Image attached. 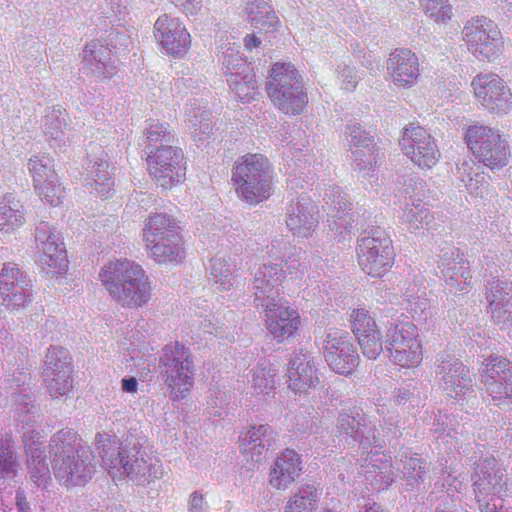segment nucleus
I'll return each instance as SVG.
<instances>
[{
    "label": "nucleus",
    "instance_id": "f257e3e1",
    "mask_svg": "<svg viewBox=\"0 0 512 512\" xmlns=\"http://www.w3.org/2000/svg\"><path fill=\"white\" fill-rule=\"evenodd\" d=\"M96 452L113 479L127 477L143 485L162 475L158 461L153 463L135 438L119 443L117 439L98 434Z\"/></svg>",
    "mask_w": 512,
    "mask_h": 512
},
{
    "label": "nucleus",
    "instance_id": "f03ea898",
    "mask_svg": "<svg viewBox=\"0 0 512 512\" xmlns=\"http://www.w3.org/2000/svg\"><path fill=\"white\" fill-rule=\"evenodd\" d=\"M99 277L112 299L122 307H143L151 298V281L141 265L132 260L109 262Z\"/></svg>",
    "mask_w": 512,
    "mask_h": 512
},
{
    "label": "nucleus",
    "instance_id": "7ed1b4c3",
    "mask_svg": "<svg viewBox=\"0 0 512 512\" xmlns=\"http://www.w3.org/2000/svg\"><path fill=\"white\" fill-rule=\"evenodd\" d=\"M273 171L262 154H246L232 168V181L237 195L253 205L268 199L272 191Z\"/></svg>",
    "mask_w": 512,
    "mask_h": 512
},
{
    "label": "nucleus",
    "instance_id": "20e7f679",
    "mask_svg": "<svg viewBox=\"0 0 512 512\" xmlns=\"http://www.w3.org/2000/svg\"><path fill=\"white\" fill-rule=\"evenodd\" d=\"M159 374L174 399H182L194 383V362L188 347L179 342L166 345L159 357Z\"/></svg>",
    "mask_w": 512,
    "mask_h": 512
},
{
    "label": "nucleus",
    "instance_id": "39448f33",
    "mask_svg": "<svg viewBox=\"0 0 512 512\" xmlns=\"http://www.w3.org/2000/svg\"><path fill=\"white\" fill-rule=\"evenodd\" d=\"M465 140L475 159L491 170H499L508 164L509 145L499 130L471 125L465 133Z\"/></svg>",
    "mask_w": 512,
    "mask_h": 512
},
{
    "label": "nucleus",
    "instance_id": "423d86ee",
    "mask_svg": "<svg viewBox=\"0 0 512 512\" xmlns=\"http://www.w3.org/2000/svg\"><path fill=\"white\" fill-rule=\"evenodd\" d=\"M358 263L372 277H382L392 267L394 251L389 235L380 227L365 231L357 243Z\"/></svg>",
    "mask_w": 512,
    "mask_h": 512
},
{
    "label": "nucleus",
    "instance_id": "0eeeda50",
    "mask_svg": "<svg viewBox=\"0 0 512 512\" xmlns=\"http://www.w3.org/2000/svg\"><path fill=\"white\" fill-rule=\"evenodd\" d=\"M462 38L468 51L480 61H494L503 49L501 31L494 21L484 16L467 21Z\"/></svg>",
    "mask_w": 512,
    "mask_h": 512
},
{
    "label": "nucleus",
    "instance_id": "6e6552de",
    "mask_svg": "<svg viewBox=\"0 0 512 512\" xmlns=\"http://www.w3.org/2000/svg\"><path fill=\"white\" fill-rule=\"evenodd\" d=\"M385 352L389 358L402 367L416 366L422 361L418 331L414 324L387 321Z\"/></svg>",
    "mask_w": 512,
    "mask_h": 512
},
{
    "label": "nucleus",
    "instance_id": "1a4fd4ad",
    "mask_svg": "<svg viewBox=\"0 0 512 512\" xmlns=\"http://www.w3.org/2000/svg\"><path fill=\"white\" fill-rule=\"evenodd\" d=\"M336 432L348 445L356 443L365 451L382 447L384 440L379 436L375 423L358 407L342 410L336 423Z\"/></svg>",
    "mask_w": 512,
    "mask_h": 512
},
{
    "label": "nucleus",
    "instance_id": "9d476101",
    "mask_svg": "<svg viewBox=\"0 0 512 512\" xmlns=\"http://www.w3.org/2000/svg\"><path fill=\"white\" fill-rule=\"evenodd\" d=\"M436 376L450 398L463 402L474 394L470 370L454 355L441 352L436 357Z\"/></svg>",
    "mask_w": 512,
    "mask_h": 512
},
{
    "label": "nucleus",
    "instance_id": "9b49d317",
    "mask_svg": "<svg viewBox=\"0 0 512 512\" xmlns=\"http://www.w3.org/2000/svg\"><path fill=\"white\" fill-rule=\"evenodd\" d=\"M147 162L149 174L163 189H168L185 179L184 155L180 148L164 145L149 152Z\"/></svg>",
    "mask_w": 512,
    "mask_h": 512
},
{
    "label": "nucleus",
    "instance_id": "f8f14e48",
    "mask_svg": "<svg viewBox=\"0 0 512 512\" xmlns=\"http://www.w3.org/2000/svg\"><path fill=\"white\" fill-rule=\"evenodd\" d=\"M219 53L229 87L242 101L248 100L257 85L252 69L240 55V47L235 43L223 44Z\"/></svg>",
    "mask_w": 512,
    "mask_h": 512
},
{
    "label": "nucleus",
    "instance_id": "ddd939ff",
    "mask_svg": "<svg viewBox=\"0 0 512 512\" xmlns=\"http://www.w3.org/2000/svg\"><path fill=\"white\" fill-rule=\"evenodd\" d=\"M471 86L476 99L490 113L503 116L512 111L511 89L498 75L479 74Z\"/></svg>",
    "mask_w": 512,
    "mask_h": 512
},
{
    "label": "nucleus",
    "instance_id": "4468645a",
    "mask_svg": "<svg viewBox=\"0 0 512 512\" xmlns=\"http://www.w3.org/2000/svg\"><path fill=\"white\" fill-rule=\"evenodd\" d=\"M399 144L403 153L421 169H431L441 157L435 139L419 125L406 126Z\"/></svg>",
    "mask_w": 512,
    "mask_h": 512
},
{
    "label": "nucleus",
    "instance_id": "2eb2a0df",
    "mask_svg": "<svg viewBox=\"0 0 512 512\" xmlns=\"http://www.w3.org/2000/svg\"><path fill=\"white\" fill-rule=\"evenodd\" d=\"M117 41L120 45H126L128 38L125 33L111 31L106 46L99 40L86 44L83 49V70L99 79L111 78L116 73V66L111 59V48H117Z\"/></svg>",
    "mask_w": 512,
    "mask_h": 512
},
{
    "label": "nucleus",
    "instance_id": "dca6fc26",
    "mask_svg": "<svg viewBox=\"0 0 512 512\" xmlns=\"http://www.w3.org/2000/svg\"><path fill=\"white\" fill-rule=\"evenodd\" d=\"M473 490L480 506L488 507L489 497H502L506 494L507 482L502 469L493 457H486L477 463L472 475Z\"/></svg>",
    "mask_w": 512,
    "mask_h": 512
},
{
    "label": "nucleus",
    "instance_id": "f3484780",
    "mask_svg": "<svg viewBox=\"0 0 512 512\" xmlns=\"http://www.w3.org/2000/svg\"><path fill=\"white\" fill-rule=\"evenodd\" d=\"M37 258L42 266L57 269L61 274L68 267L67 253L62 237L55 228L41 221L35 229Z\"/></svg>",
    "mask_w": 512,
    "mask_h": 512
},
{
    "label": "nucleus",
    "instance_id": "a211bd4d",
    "mask_svg": "<svg viewBox=\"0 0 512 512\" xmlns=\"http://www.w3.org/2000/svg\"><path fill=\"white\" fill-rule=\"evenodd\" d=\"M52 468L56 479L63 485H84L91 478L95 470L92 463V452L84 447L77 452L63 458H55Z\"/></svg>",
    "mask_w": 512,
    "mask_h": 512
},
{
    "label": "nucleus",
    "instance_id": "6ab92c4d",
    "mask_svg": "<svg viewBox=\"0 0 512 512\" xmlns=\"http://www.w3.org/2000/svg\"><path fill=\"white\" fill-rule=\"evenodd\" d=\"M71 373L68 351L62 347L51 346L46 354L44 381L52 397L66 395L72 389Z\"/></svg>",
    "mask_w": 512,
    "mask_h": 512
},
{
    "label": "nucleus",
    "instance_id": "aec40b11",
    "mask_svg": "<svg viewBox=\"0 0 512 512\" xmlns=\"http://www.w3.org/2000/svg\"><path fill=\"white\" fill-rule=\"evenodd\" d=\"M254 306L263 310L267 329L278 342L288 339L297 332L300 316L280 297L276 298V301H265Z\"/></svg>",
    "mask_w": 512,
    "mask_h": 512
},
{
    "label": "nucleus",
    "instance_id": "412c9836",
    "mask_svg": "<svg viewBox=\"0 0 512 512\" xmlns=\"http://www.w3.org/2000/svg\"><path fill=\"white\" fill-rule=\"evenodd\" d=\"M30 380L29 374L24 370L15 371L1 383V396L16 407L19 421L31 425L35 418L36 406L30 398V389L26 387Z\"/></svg>",
    "mask_w": 512,
    "mask_h": 512
},
{
    "label": "nucleus",
    "instance_id": "4be33fe9",
    "mask_svg": "<svg viewBox=\"0 0 512 512\" xmlns=\"http://www.w3.org/2000/svg\"><path fill=\"white\" fill-rule=\"evenodd\" d=\"M323 209L328 216V226L335 234L349 233L355 221L354 215L350 213L351 202L341 187L336 185L328 186L323 197Z\"/></svg>",
    "mask_w": 512,
    "mask_h": 512
},
{
    "label": "nucleus",
    "instance_id": "5701e85b",
    "mask_svg": "<svg viewBox=\"0 0 512 512\" xmlns=\"http://www.w3.org/2000/svg\"><path fill=\"white\" fill-rule=\"evenodd\" d=\"M154 30L156 40L168 54L181 56L187 52L190 34L178 18L161 15L154 24Z\"/></svg>",
    "mask_w": 512,
    "mask_h": 512
},
{
    "label": "nucleus",
    "instance_id": "b1692460",
    "mask_svg": "<svg viewBox=\"0 0 512 512\" xmlns=\"http://www.w3.org/2000/svg\"><path fill=\"white\" fill-rule=\"evenodd\" d=\"M26 455L28 476L37 487H46L51 481L49 464L45 454V446L39 432L27 430L22 436Z\"/></svg>",
    "mask_w": 512,
    "mask_h": 512
},
{
    "label": "nucleus",
    "instance_id": "393cba45",
    "mask_svg": "<svg viewBox=\"0 0 512 512\" xmlns=\"http://www.w3.org/2000/svg\"><path fill=\"white\" fill-rule=\"evenodd\" d=\"M386 69L393 84L401 88L414 86L420 76L418 57L407 48L393 50L387 59Z\"/></svg>",
    "mask_w": 512,
    "mask_h": 512
},
{
    "label": "nucleus",
    "instance_id": "a878e982",
    "mask_svg": "<svg viewBox=\"0 0 512 512\" xmlns=\"http://www.w3.org/2000/svg\"><path fill=\"white\" fill-rule=\"evenodd\" d=\"M289 388L302 393L319 383L315 358L306 350L294 352L288 367Z\"/></svg>",
    "mask_w": 512,
    "mask_h": 512
},
{
    "label": "nucleus",
    "instance_id": "bb28decb",
    "mask_svg": "<svg viewBox=\"0 0 512 512\" xmlns=\"http://www.w3.org/2000/svg\"><path fill=\"white\" fill-rule=\"evenodd\" d=\"M84 169V186L90 193L102 198L112 196L114 180L108 171L107 154L101 151L100 155L88 157Z\"/></svg>",
    "mask_w": 512,
    "mask_h": 512
},
{
    "label": "nucleus",
    "instance_id": "cd10ccee",
    "mask_svg": "<svg viewBox=\"0 0 512 512\" xmlns=\"http://www.w3.org/2000/svg\"><path fill=\"white\" fill-rule=\"evenodd\" d=\"M281 264H263L254 274V304L276 301L279 298V286L285 278Z\"/></svg>",
    "mask_w": 512,
    "mask_h": 512
},
{
    "label": "nucleus",
    "instance_id": "c85d7f7f",
    "mask_svg": "<svg viewBox=\"0 0 512 512\" xmlns=\"http://www.w3.org/2000/svg\"><path fill=\"white\" fill-rule=\"evenodd\" d=\"M317 206L304 197L291 204L287 212L286 224L295 236L307 238L318 225Z\"/></svg>",
    "mask_w": 512,
    "mask_h": 512
},
{
    "label": "nucleus",
    "instance_id": "c756f323",
    "mask_svg": "<svg viewBox=\"0 0 512 512\" xmlns=\"http://www.w3.org/2000/svg\"><path fill=\"white\" fill-rule=\"evenodd\" d=\"M301 455L292 449L283 451L274 461L270 472V485L278 490L287 489L300 476Z\"/></svg>",
    "mask_w": 512,
    "mask_h": 512
},
{
    "label": "nucleus",
    "instance_id": "7c9ffc66",
    "mask_svg": "<svg viewBox=\"0 0 512 512\" xmlns=\"http://www.w3.org/2000/svg\"><path fill=\"white\" fill-rule=\"evenodd\" d=\"M460 428V423L456 416L439 411L434 417L431 431L436 439H441L449 451H459L467 453L468 448L462 443L467 440L464 437V431ZM464 428V426H462Z\"/></svg>",
    "mask_w": 512,
    "mask_h": 512
},
{
    "label": "nucleus",
    "instance_id": "2f4dec72",
    "mask_svg": "<svg viewBox=\"0 0 512 512\" xmlns=\"http://www.w3.org/2000/svg\"><path fill=\"white\" fill-rule=\"evenodd\" d=\"M277 436L269 425L253 426L242 437L243 452L255 463L261 462L276 446Z\"/></svg>",
    "mask_w": 512,
    "mask_h": 512
},
{
    "label": "nucleus",
    "instance_id": "473e14b6",
    "mask_svg": "<svg viewBox=\"0 0 512 512\" xmlns=\"http://www.w3.org/2000/svg\"><path fill=\"white\" fill-rule=\"evenodd\" d=\"M144 245L148 255L159 264H178L185 258L179 233H171L169 237H161L154 242H144Z\"/></svg>",
    "mask_w": 512,
    "mask_h": 512
},
{
    "label": "nucleus",
    "instance_id": "72a5a7b5",
    "mask_svg": "<svg viewBox=\"0 0 512 512\" xmlns=\"http://www.w3.org/2000/svg\"><path fill=\"white\" fill-rule=\"evenodd\" d=\"M68 120V113L60 106L45 111L42 128L52 147L61 149L70 142Z\"/></svg>",
    "mask_w": 512,
    "mask_h": 512
},
{
    "label": "nucleus",
    "instance_id": "f704fd0d",
    "mask_svg": "<svg viewBox=\"0 0 512 512\" xmlns=\"http://www.w3.org/2000/svg\"><path fill=\"white\" fill-rule=\"evenodd\" d=\"M397 470L401 472L402 479L406 482L407 490H414L419 487L425 479L427 463L417 454L408 450H401L396 456Z\"/></svg>",
    "mask_w": 512,
    "mask_h": 512
},
{
    "label": "nucleus",
    "instance_id": "c9c22d12",
    "mask_svg": "<svg viewBox=\"0 0 512 512\" xmlns=\"http://www.w3.org/2000/svg\"><path fill=\"white\" fill-rule=\"evenodd\" d=\"M273 104L287 115H297L303 112L308 102L306 92L302 84L290 86L281 91H273L268 94Z\"/></svg>",
    "mask_w": 512,
    "mask_h": 512
},
{
    "label": "nucleus",
    "instance_id": "e433bc0d",
    "mask_svg": "<svg viewBox=\"0 0 512 512\" xmlns=\"http://www.w3.org/2000/svg\"><path fill=\"white\" fill-rule=\"evenodd\" d=\"M25 222V211L21 201L9 193L0 198V230L14 232Z\"/></svg>",
    "mask_w": 512,
    "mask_h": 512
},
{
    "label": "nucleus",
    "instance_id": "4c0bfd02",
    "mask_svg": "<svg viewBox=\"0 0 512 512\" xmlns=\"http://www.w3.org/2000/svg\"><path fill=\"white\" fill-rule=\"evenodd\" d=\"M247 20L257 29L274 31L279 24L275 11L266 0H253L246 4Z\"/></svg>",
    "mask_w": 512,
    "mask_h": 512
},
{
    "label": "nucleus",
    "instance_id": "58836bf2",
    "mask_svg": "<svg viewBox=\"0 0 512 512\" xmlns=\"http://www.w3.org/2000/svg\"><path fill=\"white\" fill-rule=\"evenodd\" d=\"M322 489L313 484L301 485L288 501L285 512H315Z\"/></svg>",
    "mask_w": 512,
    "mask_h": 512
},
{
    "label": "nucleus",
    "instance_id": "ea45409f",
    "mask_svg": "<svg viewBox=\"0 0 512 512\" xmlns=\"http://www.w3.org/2000/svg\"><path fill=\"white\" fill-rule=\"evenodd\" d=\"M302 84L301 77L291 63L277 62L271 69L270 77L267 81V93L277 92L290 86Z\"/></svg>",
    "mask_w": 512,
    "mask_h": 512
},
{
    "label": "nucleus",
    "instance_id": "a19ab883",
    "mask_svg": "<svg viewBox=\"0 0 512 512\" xmlns=\"http://www.w3.org/2000/svg\"><path fill=\"white\" fill-rule=\"evenodd\" d=\"M175 219L159 213L146 219L143 228V241L154 242L161 237H169L171 233H179Z\"/></svg>",
    "mask_w": 512,
    "mask_h": 512
},
{
    "label": "nucleus",
    "instance_id": "79ce46f5",
    "mask_svg": "<svg viewBox=\"0 0 512 512\" xmlns=\"http://www.w3.org/2000/svg\"><path fill=\"white\" fill-rule=\"evenodd\" d=\"M268 254L273 260L281 259L280 264L285 263L289 275L296 274L302 266L300 263L301 251L284 239L272 241L271 245L268 246Z\"/></svg>",
    "mask_w": 512,
    "mask_h": 512
},
{
    "label": "nucleus",
    "instance_id": "37998d69",
    "mask_svg": "<svg viewBox=\"0 0 512 512\" xmlns=\"http://www.w3.org/2000/svg\"><path fill=\"white\" fill-rule=\"evenodd\" d=\"M77 440L78 435L73 429L66 428L56 432L49 442L51 462H54L55 458H63L81 450V447L77 445Z\"/></svg>",
    "mask_w": 512,
    "mask_h": 512
},
{
    "label": "nucleus",
    "instance_id": "c03bdc74",
    "mask_svg": "<svg viewBox=\"0 0 512 512\" xmlns=\"http://www.w3.org/2000/svg\"><path fill=\"white\" fill-rule=\"evenodd\" d=\"M325 360L334 372L348 375L357 367L359 355L352 344L342 347L338 352L334 350L325 354Z\"/></svg>",
    "mask_w": 512,
    "mask_h": 512
},
{
    "label": "nucleus",
    "instance_id": "a18cd8bd",
    "mask_svg": "<svg viewBox=\"0 0 512 512\" xmlns=\"http://www.w3.org/2000/svg\"><path fill=\"white\" fill-rule=\"evenodd\" d=\"M433 221V216L429 209L421 203L415 204L414 202L410 206L407 204L403 209L401 216V223L410 232H417L421 229H429Z\"/></svg>",
    "mask_w": 512,
    "mask_h": 512
},
{
    "label": "nucleus",
    "instance_id": "49530a36",
    "mask_svg": "<svg viewBox=\"0 0 512 512\" xmlns=\"http://www.w3.org/2000/svg\"><path fill=\"white\" fill-rule=\"evenodd\" d=\"M441 275L449 293L457 295L468 292L471 279L469 265L442 268Z\"/></svg>",
    "mask_w": 512,
    "mask_h": 512
},
{
    "label": "nucleus",
    "instance_id": "de8ad7c7",
    "mask_svg": "<svg viewBox=\"0 0 512 512\" xmlns=\"http://www.w3.org/2000/svg\"><path fill=\"white\" fill-rule=\"evenodd\" d=\"M18 284L32 286V282L15 263H5L0 272V296L7 297Z\"/></svg>",
    "mask_w": 512,
    "mask_h": 512
},
{
    "label": "nucleus",
    "instance_id": "09e8293b",
    "mask_svg": "<svg viewBox=\"0 0 512 512\" xmlns=\"http://www.w3.org/2000/svg\"><path fill=\"white\" fill-rule=\"evenodd\" d=\"M13 445V440L8 434L0 440V479H13L17 475L19 463Z\"/></svg>",
    "mask_w": 512,
    "mask_h": 512
},
{
    "label": "nucleus",
    "instance_id": "8fccbe9b",
    "mask_svg": "<svg viewBox=\"0 0 512 512\" xmlns=\"http://www.w3.org/2000/svg\"><path fill=\"white\" fill-rule=\"evenodd\" d=\"M276 372L266 360L252 370V387L256 394H269L275 388Z\"/></svg>",
    "mask_w": 512,
    "mask_h": 512
},
{
    "label": "nucleus",
    "instance_id": "3c124183",
    "mask_svg": "<svg viewBox=\"0 0 512 512\" xmlns=\"http://www.w3.org/2000/svg\"><path fill=\"white\" fill-rule=\"evenodd\" d=\"M403 296L407 302V309L413 314V317L422 318L430 307L426 289L416 283L409 284Z\"/></svg>",
    "mask_w": 512,
    "mask_h": 512
},
{
    "label": "nucleus",
    "instance_id": "603ef678",
    "mask_svg": "<svg viewBox=\"0 0 512 512\" xmlns=\"http://www.w3.org/2000/svg\"><path fill=\"white\" fill-rule=\"evenodd\" d=\"M28 170L30 171L34 184L53 182L57 177L54 170V160L48 155L33 156L29 159Z\"/></svg>",
    "mask_w": 512,
    "mask_h": 512
},
{
    "label": "nucleus",
    "instance_id": "864d4df0",
    "mask_svg": "<svg viewBox=\"0 0 512 512\" xmlns=\"http://www.w3.org/2000/svg\"><path fill=\"white\" fill-rule=\"evenodd\" d=\"M210 275L220 290L227 291L234 284V278L225 256L216 255L210 260Z\"/></svg>",
    "mask_w": 512,
    "mask_h": 512
},
{
    "label": "nucleus",
    "instance_id": "5fc2aeb1",
    "mask_svg": "<svg viewBox=\"0 0 512 512\" xmlns=\"http://www.w3.org/2000/svg\"><path fill=\"white\" fill-rule=\"evenodd\" d=\"M485 368L482 370L481 376H494V378L502 379L512 392V364L502 356H491L486 359Z\"/></svg>",
    "mask_w": 512,
    "mask_h": 512
},
{
    "label": "nucleus",
    "instance_id": "6e6d98bb",
    "mask_svg": "<svg viewBox=\"0 0 512 512\" xmlns=\"http://www.w3.org/2000/svg\"><path fill=\"white\" fill-rule=\"evenodd\" d=\"M486 299L490 306L495 303L506 304L512 301V283L508 280L496 279L491 275L487 280Z\"/></svg>",
    "mask_w": 512,
    "mask_h": 512
},
{
    "label": "nucleus",
    "instance_id": "4d7b16f0",
    "mask_svg": "<svg viewBox=\"0 0 512 512\" xmlns=\"http://www.w3.org/2000/svg\"><path fill=\"white\" fill-rule=\"evenodd\" d=\"M296 428L299 432L317 435L321 433V417L313 406H303L296 415Z\"/></svg>",
    "mask_w": 512,
    "mask_h": 512
},
{
    "label": "nucleus",
    "instance_id": "13d9d810",
    "mask_svg": "<svg viewBox=\"0 0 512 512\" xmlns=\"http://www.w3.org/2000/svg\"><path fill=\"white\" fill-rule=\"evenodd\" d=\"M375 144L368 147L354 148L351 150L352 167L363 177L370 176L375 171L376 156L374 154Z\"/></svg>",
    "mask_w": 512,
    "mask_h": 512
},
{
    "label": "nucleus",
    "instance_id": "bf43d9fd",
    "mask_svg": "<svg viewBox=\"0 0 512 512\" xmlns=\"http://www.w3.org/2000/svg\"><path fill=\"white\" fill-rule=\"evenodd\" d=\"M482 382L492 399L498 401L496 405L501 406L512 403V392L507 388L508 385L502 379L494 378V376H482Z\"/></svg>",
    "mask_w": 512,
    "mask_h": 512
},
{
    "label": "nucleus",
    "instance_id": "052dcab7",
    "mask_svg": "<svg viewBox=\"0 0 512 512\" xmlns=\"http://www.w3.org/2000/svg\"><path fill=\"white\" fill-rule=\"evenodd\" d=\"M425 14L437 23H445L452 17V6L448 0H419Z\"/></svg>",
    "mask_w": 512,
    "mask_h": 512
},
{
    "label": "nucleus",
    "instance_id": "680f3d73",
    "mask_svg": "<svg viewBox=\"0 0 512 512\" xmlns=\"http://www.w3.org/2000/svg\"><path fill=\"white\" fill-rule=\"evenodd\" d=\"M345 133L350 150L361 147L365 148L374 144L373 136L356 121L347 123Z\"/></svg>",
    "mask_w": 512,
    "mask_h": 512
},
{
    "label": "nucleus",
    "instance_id": "e2e57ef3",
    "mask_svg": "<svg viewBox=\"0 0 512 512\" xmlns=\"http://www.w3.org/2000/svg\"><path fill=\"white\" fill-rule=\"evenodd\" d=\"M37 195L51 206H57L64 197V188L58 183V177L53 182L34 184Z\"/></svg>",
    "mask_w": 512,
    "mask_h": 512
},
{
    "label": "nucleus",
    "instance_id": "0e129e2a",
    "mask_svg": "<svg viewBox=\"0 0 512 512\" xmlns=\"http://www.w3.org/2000/svg\"><path fill=\"white\" fill-rule=\"evenodd\" d=\"M352 331L356 337L365 335L378 329L376 321L364 308H357L351 314Z\"/></svg>",
    "mask_w": 512,
    "mask_h": 512
},
{
    "label": "nucleus",
    "instance_id": "69168bd1",
    "mask_svg": "<svg viewBox=\"0 0 512 512\" xmlns=\"http://www.w3.org/2000/svg\"><path fill=\"white\" fill-rule=\"evenodd\" d=\"M31 291L32 286L18 284V286L14 287L12 291H9V295L7 297H1V304L5 306L7 310H18L31 301Z\"/></svg>",
    "mask_w": 512,
    "mask_h": 512
},
{
    "label": "nucleus",
    "instance_id": "338daca9",
    "mask_svg": "<svg viewBox=\"0 0 512 512\" xmlns=\"http://www.w3.org/2000/svg\"><path fill=\"white\" fill-rule=\"evenodd\" d=\"M356 338L362 349V353L369 359H376L382 351L385 352V346L383 347L379 329H375L370 333Z\"/></svg>",
    "mask_w": 512,
    "mask_h": 512
},
{
    "label": "nucleus",
    "instance_id": "774afa93",
    "mask_svg": "<svg viewBox=\"0 0 512 512\" xmlns=\"http://www.w3.org/2000/svg\"><path fill=\"white\" fill-rule=\"evenodd\" d=\"M146 139L150 143H168L173 142L174 133L170 129L169 124L160 123L158 121L151 120L144 131Z\"/></svg>",
    "mask_w": 512,
    "mask_h": 512
}]
</instances>
